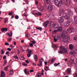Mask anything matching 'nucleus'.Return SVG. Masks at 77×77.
<instances>
[{"instance_id": "obj_1", "label": "nucleus", "mask_w": 77, "mask_h": 77, "mask_svg": "<svg viewBox=\"0 0 77 77\" xmlns=\"http://www.w3.org/2000/svg\"><path fill=\"white\" fill-rule=\"evenodd\" d=\"M63 33L64 34V35L63 36H62V37H63V41L66 42H68V40L70 39V36H68L67 35H65L66 33L65 32H63L62 33Z\"/></svg>"}, {"instance_id": "obj_2", "label": "nucleus", "mask_w": 77, "mask_h": 77, "mask_svg": "<svg viewBox=\"0 0 77 77\" xmlns=\"http://www.w3.org/2000/svg\"><path fill=\"white\" fill-rule=\"evenodd\" d=\"M71 61H69V62L68 63V66H71L72 65V62L74 61L75 59H77V58H75V56H72L71 57Z\"/></svg>"}, {"instance_id": "obj_3", "label": "nucleus", "mask_w": 77, "mask_h": 77, "mask_svg": "<svg viewBox=\"0 0 77 77\" xmlns=\"http://www.w3.org/2000/svg\"><path fill=\"white\" fill-rule=\"evenodd\" d=\"M65 34L63 33H62L61 34H60L59 36L57 35L55 36V37H54V40L55 42H57V40L60 38H61L63 36H64Z\"/></svg>"}, {"instance_id": "obj_4", "label": "nucleus", "mask_w": 77, "mask_h": 77, "mask_svg": "<svg viewBox=\"0 0 77 77\" xmlns=\"http://www.w3.org/2000/svg\"><path fill=\"white\" fill-rule=\"evenodd\" d=\"M55 4L58 6H61L62 5V0H54Z\"/></svg>"}, {"instance_id": "obj_5", "label": "nucleus", "mask_w": 77, "mask_h": 77, "mask_svg": "<svg viewBox=\"0 0 77 77\" xmlns=\"http://www.w3.org/2000/svg\"><path fill=\"white\" fill-rule=\"evenodd\" d=\"M72 23V20L67 21L64 23V25L65 27H68Z\"/></svg>"}, {"instance_id": "obj_6", "label": "nucleus", "mask_w": 77, "mask_h": 77, "mask_svg": "<svg viewBox=\"0 0 77 77\" xmlns=\"http://www.w3.org/2000/svg\"><path fill=\"white\" fill-rule=\"evenodd\" d=\"M69 31V33H74V29L72 28V27H70L69 29H68L67 30V31Z\"/></svg>"}, {"instance_id": "obj_7", "label": "nucleus", "mask_w": 77, "mask_h": 77, "mask_svg": "<svg viewBox=\"0 0 77 77\" xmlns=\"http://www.w3.org/2000/svg\"><path fill=\"white\" fill-rule=\"evenodd\" d=\"M60 49L63 51V52L65 53H68V51H67L66 49L64 48L63 46H60Z\"/></svg>"}, {"instance_id": "obj_8", "label": "nucleus", "mask_w": 77, "mask_h": 77, "mask_svg": "<svg viewBox=\"0 0 77 77\" xmlns=\"http://www.w3.org/2000/svg\"><path fill=\"white\" fill-rule=\"evenodd\" d=\"M58 21L60 23H63L64 22V18L63 17H61L59 18L58 19Z\"/></svg>"}, {"instance_id": "obj_9", "label": "nucleus", "mask_w": 77, "mask_h": 77, "mask_svg": "<svg viewBox=\"0 0 77 77\" xmlns=\"http://www.w3.org/2000/svg\"><path fill=\"white\" fill-rule=\"evenodd\" d=\"M47 9L49 11H51L53 10V6L51 5H48L47 7Z\"/></svg>"}, {"instance_id": "obj_10", "label": "nucleus", "mask_w": 77, "mask_h": 77, "mask_svg": "<svg viewBox=\"0 0 77 77\" xmlns=\"http://www.w3.org/2000/svg\"><path fill=\"white\" fill-rule=\"evenodd\" d=\"M65 11V10H64V9L62 8H61L60 9L59 11V14H59V16H61V14H62V13H64V12Z\"/></svg>"}, {"instance_id": "obj_11", "label": "nucleus", "mask_w": 77, "mask_h": 77, "mask_svg": "<svg viewBox=\"0 0 77 77\" xmlns=\"http://www.w3.org/2000/svg\"><path fill=\"white\" fill-rule=\"evenodd\" d=\"M65 4L66 6H69L71 5V2L70 1L66 0Z\"/></svg>"}, {"instance_id": "obj_12", "label": "nucleus", "mask_w": 77, "mask_h": 77, "mask_svg": "<svg viewBox=\"0 0 77 77\" xmlns=\"http://www.w3.org/2000/svg\"><path fill=\"white\" fill-rule=\"evenodd\" d=\"M52 45L54 47L52 46V47L53 48H54V50L55 51L58 48V46H57V45L56 44H53Z\"/></svg>"}, {"instance_id": "obj_13", "label": "nucleus", "mask_w": 77, "mask_h": 77, "mask_svg": "<svg viewBox=\"0 0 77 77\" xmlns=\"http://www.w3.org/2000/svg\"><path fill=\"white\" fill-rule=\"evenodd\" d=\"M58 31L60 32H62L63 31V27L61 26H59V27L58 28Z\"/></svg>"}, {"instance_id": "obj_14", "label": "nucleus", "mask_w": 77, "mask_h": 77, "mask_svg": "<svg viewBox=\"0 0 77 77\" xmlns=\"http://www.w3.org/2000/svg\"><path fill=\"white\" fill-rule=\"evenodd\" d=\"M67 10L68 11V12L69 13V14H70V15H73V12L71 11V10L69 8L67 9Z\"/></svg>"}, {"instance_id": "obj_15", "label": "nucleus", "mask_w": 77, "mask_h": 77, "mask_svg": "<svg viewBox=\"0 0 77 77\" xmlns=\"http://www.w3.org/2000/svg\"><path fill=\"white\" fill-rule=\"evenodd\" d=\"M74 22L75 24H77V16H75L74 17Z\"/></svg>"}, {"instance_id": "obj_16", "label": "nucleus", "mask_w": 77, "mask_h": 77, "mask_svg": "<svg viewBox=\"0 0 77 77\" xmlns=\"http://www.w3.org/2000/svg\"><path fill=\"white\" fill-rule=\"evenodd\" d=\"M59 25L57 23L55 24L54 26V28L55 29H58V28L59 27Z\"/></svg>"}, {"instance_id": "obj_17", "label": "nucleus", "mask_w": 77, "mask_h": 77, "mask_svg": "<svg viewBox=\"0 0 77 77\" xmlns=\"http://www.w3.org/2000/svg\"><path fill=\"white\" fill-rule=\"evenodd\" d=\"M68 14H64L63 16L64 17H65L66 19H69V17L68 16Z\"/></svg>"}, {"instance_id": "obj_18", "label": "nucleus", "mask_w": 77, "mask_h": 77, "mask_svg": "<svg viewBox=\"0 0 77 77\" xmlns=\"http://www.w3.org/2000/svg\"><path fill=\"white\" fill-rule=\"evenodd\" d=\"M1 31L2 32H5H5H7V31H8V28H2V29H1Z\"/></svg>"}, {"instance_id": "obj_19", "label": "nucleus", "mask_w": 77, "mask_h": 77, "mask_svg": "<svg viewBox=\"0 0 77 77\" xmlns=\"http://www.w3.org/2000/svg\"><path fill=\"white\" fill-rule=\"evenodd\" d=\"M42 61H39L37 63V65L38 66H42Z\"/></svg>"}, {"instance_id": "obj_20", "label": "nucleus", "mask_w": 77, "mask_h": 77, "mask_svg": "<svg viewBox=\"0 0 77 77\" xmlns=\"http://www.w3.org/2000/svg\"><path fill=\"white\" fill-rule=\"evenodd\" d=\"M8 35L10 37H12V31H10V33H8Z\"/></svg>"}, {"instance_id": "obj_21", "label": "nucleus", "mask_w": 77, "mask_h": 77, "mask_svg": "<svg viewBox=\"0 0 77 77\" xmlns=\"http://www.w3.org/2000/svg\"><path fill=\"white\" fill-rule=\"evenodd\" d=\"M44 2L45 4H47V5H48L50 3V2L48 0H44Z\"/></svg>"}, {"instance_id": "obj_22", "label": "nucleus", "mask_w": 77, "mask_h": 77, "mask_svg": "<svg viewBox=\"0 0 77 77\" xmlns=\"http://www.w3.org/2000/svg\"><path fill=\"white\" fill-rule=\"evenodd\" d=\"M48 24H49V22H46L44 24V27H47V25Z\"/></svg>"}, {"instance_id": "obj_23", "label": "nucleus", "mask_w": 77, "mask_h": 77, "mask_svg": "<svg viewBox=\"0 0 77 77\" xmlns=\"http://www.w3.org/2000/svg\"><path fill=\"white\" fill-rule=\"evenodd\" d=\"M5 74L4 72H2L1 75V77H5Z\"/></svg>"}, {"instance_id": "obj_24", "label": "nucleus", "mask_w": 77, "mask_h": 77, "mask_svg": "<svg viewBox=\"0 0 77 77\" xmlns=\"http://www.w3.org/2000/svg\"><path fill=\"white\" fill-rule=\"evenodd\" d=\"M67 74H70L71 73V69L70 68H68L66 70Z\"/></svg>"}, {"instance_id": "obj_25", "label": "nucleus", "mask_w": 77, "mask_h": 77, "mask_svg": "<svg viewBox=\"0 0 77 77\" xmlns=\"http://www.w3.org/2000/svg\"><path fill=\"white\" fill-rule=\"evenodd\" d=\"M24 73L26 74H29V71H27V69H24Z\"/></svg>"}, {"instance_id": "obj_26", "label": "nucleus", "mask_w": 77, "mask_h": 77, "mask_svg": "<svg viewBox=\"0 0 77 77\" xmlns=\"http://www.w3.org/2000/svg\"><path fill=\"white\" fill-rule=\"evenodd\" d=\"M69 48L70 50H72V49H73V48H74L73 46H72V44H70L69 45Z\"/></svg>"}, {"instance_id": "obj_27", "label": "nucleus", "mask_w": 77, "mask_h": 77, "mask_svg": "<svg viewBox=\"0 0 77 77\" xmlns=\"http://www.w3.org/2000/svg\"><path fill=\"white\" fill-rule=\"evenodd\" d=\"M20 60H24L25 58L24 57V56L23 55H22L21 56V57L20 58Z\"/></svg>"}, {"instance_id": "obj_28", "label": "nucleus", "mask_w": 77, "mask_h": 77, "mask_svg": "<svg viewBox=\"0 0 77 77\" xmlns=\"http://www.w3.org/2000/svg\"><path fill=\"white\" fill-rule=\"evenodd\" d=\"M36 15L38 16H41V15H42V13L40 12H38L36 13Z\"/></svg>"}, {"instance_id": "obj_29", "label": "nucleus", "mask_w": 77, "mask_h": 77, "mask_svg": "<svg viewBox=\"0 0 77 77\" xmlns=\"http://www.w3.org/2000/svg\"><path fill=\"white\" fill-rule=\"evenodd\" d=\"M34 57L35 60H36V61H38V57H37V55L36 54L35 55Z\"/></svg>"}, {"instance_id": "obj_30", "label": "nucleus", "mask_w": 77, "mask_h": 77, "mask_svg": "<svg viewBox=\"0 0 77 77\" xmlns=\"http://www.w3.org/2000/svg\"><path fill=\"white\" fill-rule=\"evenodd\" d=\"M54 25H51L50 24L49 26V27L50 28V29H53V28H54Z\"/></svg>"}, {"instance_id": "obj_31", "label": "nucleus", "mask_w": 77, "mask_h": 77, "mask_svg": "<svg viewBox=\"0 0 77 77\" xmlns=\"http://www.w3.org/2000/svg\"><path fill=\"white\" fill-rule=\"evenodd\" d=\"M41 75V74L40 73H37L36 75V76L38 77H39Z\"/></svg>"}, {"instance_id": "obj_32", "label": "nucleus", "mask_w": 77, "mask_h": 77, "mask_svg": "<svg viewBox=\"0 0 77 77\" xmlns=\"http://www.w3.org/2000/svg\"><path fill=\"white\" fill-rule=\"evenodd\" d=\"M55 60L54 59V58H52L51 60V63H53V62H54Z\"/></svg>"}, {"instance_id": "obj_33", "label": "nucleus", "mask_w": 77, "mask_h": 77, "mask_svg": "<svg viewBox=\"0 0 77 77\" xmlns=\"http://www.w3.org/2000/svg\"><path fill=\"white\" fill-rule=\"evenodd\" d=\"M14 74V71L13 70H11L10 71V75H12Z\"/></svg>"}, {"instance_id": "obj_34", "label": "nucleus", "mask_w": 77, "mask_h": 77, "mask_svg": "<svg viewBox=\"0 0 77 77\" xmlns=\"http://www.w3.org/2000/svg\"><path fill=\"white\" fill-rule=\"evenodd\" d=\"M36 29H37V30H40V31H42V28L41 27H37Z\"/></svg>"}, {"instance_id": "obj_35", "label": "nucleus", "mask_w": 77, "mask_h": 77, "mask_svg": "<svg viewBox=\"0 0 77 77\" xmlns=\"http://www.w3.org/2000/svg\"><path fill=\"white\" fill-rule=\"evenodd\" d=\"M50 24L51 25H53V26H54V25L55 24H54V22L53 21H51L50 23Z\"/></svg>"}, {"instance_id": "obj_36", "label": "nucleus", "mask_w": 77, "mask_h": 77, "mask_svg": "<svg viewBox=\"0 0 77 77\" xmlns=\"http://www.w3.org/2000/svg\"><path fill=\"white\" fill-rule=\"evenodd\" d=\"M59 31L58 29L54 30V31H53L52 32L54 33H57V32H58Z\"/></svg>"}, {"instance_id": "obj_37", "label": "nucleus", "mask_w": 77, "mask_h": 77, "mask_svg": "<svg viewBox=\"0 0 77 77\" xmlns=\"http://www.w3.org/2000/svg\"><path fill=\"white\" fill-rule=\"evenodd\" d=\"M44 8H45V7H44V6H42L41 8V11H43L44 10Z\"/></svg>"}, {"instance_id": "obj_38", "label": "nucleus", "mask_w": 77, "mask_h": 77, "mask_svg": "<svg viewBox=\"0 0 77 77\" xmlns=\"http://www.w3.org/2000/svg\"><path fill=\"white\" fill-rule=\"evenodd\" d=\"M1 53L2 54H3L5 53V52H4V51L3 50H2L1 51Z\"/></svg>"}, {"instance_id": "obj_39", "label": "nucleus", "mask_w": 77, "mask_h": 77, "mask_svg": "<svg viewBox=\"0 0 77 77\" xmlns=\"http://www.w3.org/2000/svg\"><path fill=\"white\" fill-rule=\"evenodd\" d=\"M74 39L77 41V34H76L74 38Z\"/></svg>"}, {"instance_id": "obj_40", "label": "nucleus", "mask_w": 77, "mask_h": 77, "mask_svg": "<svg viewBox=\"0 0 77 77\" xmlns=\"http://www.w3.org/2000/svg\"><path fill=\"white\" fill-rule=\"evenodd\" d=\"M15 19H18V18H19V16H18L17 15H16L15 16Z\"/></svg>"}, {"instance_id": "obj_41", "label": "nucleus", "mask_w": 77, "mask_h": 77, "mask_svg": "<svg viewBox=\"0 0 77 77\" xmlns=\"http://www.w3.org/2000/svg\"><path fill=\"white\" fill-rule=\"evenodd\" d=\"M29 45L31 47H33V44L32 43H29Z\"/></svg>"}, {"instance_id": "obj_42", "label": "nucleus", "mask_w": 77, "mask_h": 77, "mask_svg": "<svg viewBox=\"0 0 77 77\" xmlns=\"http://www.w3.org/2000/svg\"><path fill=\"white\" fill-rule=\"evenodd\" d=\"M5 71H7L8 70V67H6L5 68Z\"/></svg>"}, {"instance_id": "obj_43", "label": "nucleus", "mask_w": 77, "mask_h": 77, "mask_svg": "<svg viewBox=\"0 0 77 77\" xmlns=\"http://www.w3.org/2000/svg\"><path fill=\"white\" fill-rule=\"evenodd\" d=\"M27 56L28 57H30L31 56V54L28 53L27 54Z\"/></svg>"}, {"instance_id": "obj_44", "label": "nucleus", "mask_w": 77, "mask_h": 77, "mask_svg": "<svg viewBox=\"0 0 77 77\" xmlns=\"http://www.w3.org/2000/svg\"><path fill=\"white\" fill-rule=\"evenodd\" d=\"M7 21H8V19L6 18L4 20V22L5 23V24H6Z\"/></svg>"}, {"instance_id": "obj_45", "label": "nucleus", "mask_w": 77, "mask_h": 77, "mask_svg": "<svg viewBox=\"0 0 77 77\" xmlns=\"http://www.w3.org/2000/svg\"><path fill=\"white\" fill-rule=\"evenodd\" d=\"M13 14V13H12V12H9L8 13V15L10 16H11V15H12Z\"/></svg>"}, {"instance_id": "obj_46", "label": "nucleus", "mask_w": 77, "mask_h": 77, "mask_svg": "<svg viewBox=\"0 0 77 77\" xmlns=\"http://www.w3.org/2000/svg\"><path fill=\"white\" fill-rule=\"evenodd\" d=\"M41 74L42 75H44V70L43 69H42V70L41 71Z\"/></svg>"}, {"instance_id": "obj_47", "label": "nucleus", "mask_w": 77, "mask_h": 77, "mask_svg": "<svg viewBox=\"0 0 77 77\" xmlns=\"http://www.w3.org/2000/svg\"><path fill=\"white\" fill-rule=\"evenodd\" d=\"M73 75L75 77H77V73H74Z\"/></svg>"}, {"instance_id": "obj_48", "label": "nucleus", "mask_w": 77, "mask_h": 77, "mask_svg": "<svg viewBox=\"0 0 77 77\" xmlns=\"http://www.w3.org/2000/svg\"><path fill=\"white\" fill-rule=\"evenodd\" d=\"M32 50H30L28 51V53L29 54H31L32 53Z\"/></svg>"}, {"instance_id": "obj_49", "label": "nucleus", "mask_w": 77, "mask_h": 77, "mask_svg": "<svg viewBox=\"0 0 77 77\" xmlns=\"http://www.w3.org/2000/svg\"><path fill=\"white\" fill-rule=\"evenodd\" d=\"M49 1L51 3H53V2L54 1V0H49Z\"/></svg>"}, {"instance_id": "obj_50", "label": "nucleus", "mask_w": 77, "mask_h": 77, "mask_svg": "<svg viewBox=\"0 0 77 77\" xmlns=\"http://www.w3.org/2000/svg\"><path fill=\"white\" fill-rule=\"evenodd\" d=\"M58 53H60V54H63V52H62L61 51H58Z\"/></svg>"}, {"instance_id": "obj_51", "label": "nucleus", "mask_w": 77, "mask_h": 77, "mask_svg": "<svg viewBox=\"0 0 77 77\" xmlns=\"http://www.w3.org/2000/svg\"><path fill=\"white\" fill-rule=\"evenodd\" d=\"M5 45H9V44L8 43L5 42Z\"/></svg>"}, {"instance_id": "obj_52", "label": "nucleus", "mask_w": 77, "mask_h": 77, "mask_svg": "<svg viewBox=\"0 0 77 77\" xmlns=\"http://www.w3.org/2000/svg\"><path fill=\"white\" fill-rule=\"evenodd\" d=\"M31 42L33 44H35V43H36V42L35 41H31Z\"/></svg>"}, {"instance_id": "obj_53", "label": "nucleus", "mask_w": 77, "mask_h": 77, "mask_svg": "<svg viewBox=\"0 0 77 77\" xmlns=\"http://www.w3.org/2000/svg\"><path fill=\"white\" fill-rule=\"evenodd\" d=\"M14 58L15 59H17L18 58V57L17 56V55H16V56H14Z\"/></svg>"}, {"instance_id": "obj_54", "label": "nucleus", "mask_w": 77, "mask_h": 77, "mask_svg": "<svg viewBox=\"0 0 77 77\" xmlns=\"http://www.w3.org/2000/svg\"><path fill=\"white\" fill-rule=\"evenodd\" d=\"M35 2L36 5H38V1L37 0L35 1Z\"/></svg>"}, {"instance_id": "obj_55", "label": "nucleus", "mask_w": 77, "mask_h": 77, "mask_svg": "<svg viewBox=\"0 0 77 77\" xmlns=\"http://www.w3.org/2000/svg\"><path fill=\"white\" fill-rule=\"evenodd\" d=\"M7 50H8V51H11V50H12V49L9 48H7Z\"/></svg>"}, {"instance_id": "obj_56", "label": "nucleus", "mask_w": 77, "mask_h": 77, "mask_svg": "<svg viewBox=\"0 0 77 77\" xmlns=\"http://www.w3.org/2000/svg\"><path fill=\"white\" fill-rule=\"evenodd\" d=\"M3 59H5L6 58V56L4 55V56L3 57Z\"/></svg>"}, {"instance_id": "obj_57", "label": "nucleus", "mask_w": 77, "mask_h": 77, "mask_svg": "<svg viewBox=\"0 0 77 77\" xmlns=\"http://www.w3.org/2000/svg\"><path fill=\"white\" fill-rule=\"evenodd\" d=\"M23 65H24V66H26V65H27V64H26L25 63H23Z\"/></svg>"}, {"instance_id": "obj_58", "label": "nucleus", "mask_w": 77, "mask_h": 77, "mask_svg": "<svg viewBox=\"0 0 77 77\" xmlns=\"http://www.w3.org/2000/svg\"><path fill=\"white\" fill-rule=\"evenodd\" d=\"M12 41V38H8V41Z\"/></svg>"}, {"instance_id": "obj_59", "label": "nucleus", "mask_w": 77, "mask_h": 77, "mask_svg": "<svg viewBox=\"0 0 77 77\" xmlns=\"http://www.w3.org/2000/svg\"><path fill=\"white\" fill-rule=\"evenodd\" d=\"M17 51L18 53V54H20V50H19L17 49Z\"/></svg>"}, {"instance_id": "obj_60", "label": "nucleus", "mask_w": 77, "mask_h": 77, "mask_svg": "<svg viewBox=\"0 0 77 77\" xmlns=\"http://www.w3.org/2000/svg\"><path fill=\"white\" fill-rule=\"evenodd\" d=\"M26 34V37H27L28 36V33H27L26 32L25 33Z\"/></svg>"}, {"instance_id": "obj_61", "label": "nucleus", "mask_w": 77, "mask_h": 77, "mask_svg": "<svg viewBox=\"0 0 77 77\" xmlns=\"http://www.w3.org/2000/svg\"><path fill=\"white\" fill-rule=\"evenodd\" d=\"M30 72H34V70H30Z\"/></svg>"}, {"instance_id": "obj_62", "label": "nucleus", "mask_w": 77, "mask_h": 77, "mask_svg": "<svg viewBox=\"0 0 77 77\" xmlns=\"http://www.w3.org/2000/svg\"><path fill=\"white\" fill-rule=\"evenodd\" d=\"M26 63H29V61H28V60H26Z\"/></svg>"}, {"instance_id": "obj_63", "label": "nucleus", "mask_w": 77, "mask_h": 77, "mask_svg": "<svg viewBox=\"0 0 77 77\" xmlns=\"http://www.w3.org/2000/svg\"><path fill=\"white\" fill-rule=\"evenodd\" d=\"M45 65H47V61L45 62Z\"/></svg>"}, {"instance_id": "obj_64", "label": "nucleus", "mask_w": 77, "mask_h": 77, "mask_svg": "<svg viewBox=\"0 0 77 77\" xmlns=\"http://www.w3.org/2000/svg\"><path fill=\"white\" fill-rule=\"evenodd\" d=\"M75 69H77V63L75 64Z\"/></svg>"}]
</instances>
